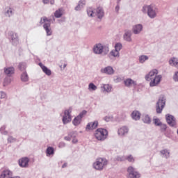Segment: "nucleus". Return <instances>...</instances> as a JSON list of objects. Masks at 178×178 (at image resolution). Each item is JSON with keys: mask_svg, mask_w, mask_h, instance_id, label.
Masks as SVG:
<instances>
[{"mask_svg": "<svg viewBox=\"0 0 178 178\" xmlns=\"http://www.w3.org/2000/svg\"><path fill=\"white\" fill-rule=\"evenodd\" d=\"M158 74L159 71L156 69H154L145 75V79L146 81H150L149 86L151 88L157 87L160 84L161 81H162V75H158Z\"/></svg>", "mask_w": 178, "mask_h": 178, "instance_id": "f257e3e1", "label": "nucleus"}, {"mask_svg": "<svg viewBox=\"0 0 178 178\" xmlns=\"http://www.w3.org/2000/svg\"><path fill=\"white\" fill-rule=\"evenodd\" d=\"M141 12L143 14H147V16L150 19H154L157 17V15L159 13V8L156 6L154 4L143 6V9H141Z\"/></svg>", "mask_w": 178, "mask_h": 178, "instance_id": "f03ea898", "label": "nucleus"}, {"mask_svg": "<svg viewBox=\"0 0 178 178\" xmlns=\"http://www.w3.org/2000/svg\"><path fill=\"white\" fill-rule=\"evenodd\" d=\"M92 51L95 55L105 56L109 53V47L108 46H104L102 43H97L93 46Z\"/></svg>", "mask_w": 178, "mask_h": 178, "instance_id": "7ed1b4c3", "label": "nucleus"}, {"mask_svg": "<svg viewBox=\"0 0 178 178\" xmlns=\"http://www.w3.org/2000/svg\"><path fill=\"white\" fill-rule=\"evenodd\" d=\"M108 165V161L105 158H97L95 161L92 163V168L95 170L102 171L104 168Z\"/></svg>", "mask_w": 178, "mask_h": 178, "instance_id": "20e7f679", "label": "nucleus"}, {"mask_svg": "<svg viewBox=\"0 0 178 178\" xmlns=\"http://www.w3.org/2000/svg\"><path fill=\"white\" fill-rule=\"evenodd\" d=\"M93 136L97 140L104 142L108 138V131L104 128H98L95 130V133H93Z\"/></svg>", "mask_w": 178, "mask_h": 178, "instance_id": "39448f33", "label": "nucleus"}, {"mask_svg": "<svg viewBox=\"0 0 178 178\" xmlns=\"http://www.w3.org/2000/svg\"><path fill=\"white\" fill-rule=\"evenodd\" d=\"M51 19L47 18V17H43L40 19V25L43 24V29L46 31L47 37L51 36L53 34V31L51 28Z\"/></svg>", "mask_w": 178, "mask_h": 178, "instance_id": "423d86ee", "label": "nucleus"}, {"mask_svg": "<svg viewBox=\"0 0 178 178\" xmlns=\"http://www.w3.org/2000/svg\"><path fill=\"white\" fill-rule=\"evenodd\" d=\"M73 108L70 107L69 108L65 110L64 115H63L62 122L64 125L69 124L72 121V111Z\"/></svg>", "mask_w": 178, "mask_h": 178, "instance_id": "0eeeda50", "label": "nucleus"}, {"mask_svg": "<svg viewBox=\"0 0 178 178\" xmlns=\"http://www.w3.org/2000/svg\"><path fill=\"white\" fill-rule=\"evenodd\" d=\"M165 105V97L163 95L159 97L158 102H156V113L160 114L162 113L163 108Z\"/></svg>", "mask_w": 178, "mask_h": 178, "instance_id": "6e6552de", "label": "nucleus"}, {"mask_svg": "<svg viewBox=\"0 0 178 178\" xmlns=\"http://www.w3.org/2000/svg\"><path fill=\"white\" fill-rule=\"evenodd\" d=\"M165 120L170 127H173V128L177 127V121L176 120L175 117H174L172 115H170V114L165 115Z\"/></svg>", "mask_w": 178, "mask_h": 178, "instance_id": "1a4fd4ad", "label": "nucleus"}, {"mask_svg": "<svg viewBox=\"0 0 178 178\" xmlns=\"http://www.w3.org/2000/svg\"><path fill=\"white\" fill-rule=\"evenodd\" d=\"M87 111H83L81 113H79L76 117L72 120V124H74V127H79L81 125L82 122V119L86 115Z\"/></svg>", "mask_w": 178, "mask_h": 178, "instance_id": "9d476101", "label": "nucleus"}, {"mask_svg": "<svg viewBox=\"0 0 178 178\" xmlns=\"http://www.w3.org/2000/svg\"><path fill=\"white\" fill-rule=\"evenodd\" d=\"M127 178H140V174L132 166L127 168Z\"/></svg>", "mask_w": 178, "mask_h": 178, "instance_id": "9b49d317", "label": "nucleus"}, {"mask_svg": "<svg viewBox=\"0 0 178 178\" xmlns=\"http://www.w3.org/2000/svg\"><path fill=\"white\" fill-rule=\"evenodd\" d=\"M8 38H10V41L13 46H17L19 43L18 35L14 31H10L8 33Z\"/></svg>", "mask_w": 178, "mask_h": 178, "instance_id": "f8f14e48", "label": "nucleus"}, {"mask_svg": "<svg viewBox=\"0 0 178 178\" xmlns=\"http://www.w3.org/2000/svg\"><path fill=\"white\" fill-rule=\"evenodd\" d=\"M100 73L104 74L107 76H113L115 74L114 68L111 66H107L100 70Z\"/></svg>", "mask_w": 178, "mask_h": 178, "instance_id": "ddd939ff", "label": "nucleus"}, {"mask_svg": "<svg viewBox=\"0 0 178 178\" xmlns=\"http://www.w3.org/2000/svg\"><path fill=\"white\" fill-rule=\"evenodd\" d=\"M129 132V128L127 126H122L118 129V135L120 137H125Z\"/></svg>", "mask_w": 178, "mask_h": 178, "instance_id": "4468645a", "label": "nucleus"}, {"mask_svg": "<svg viewBox=\"0 0 178 178\" xmlns=\"http://www.w3.org/2000/svg\"><path fill=\"white\" fill-rule=\"evenodd\" d=\"M134 35H140L143 31V26L142 24H136L132 26Z\"/></svg>", "mask_w": 178, "mask_h": 178, "instance_id": "2eb2a0df", "label": "nucleus"}, {"mask_svg": "<svg viewBox=\"0 0 178 178\" xmlns=\"http://www.w3.org/2000/svg\"><path fill=\"white\" fill-rule=\"evenodd\" d=\"M132 31L130 29L124 31L123 40L127 42H132Z\"/></svg>", "mask_w": 178, "mask_h": 178, "instance_id": "dca6fc26", "label": "nucleus"}, {"mask_svg": "<svg viewBox=\"0 0 178 178\" xmlns=\"http://www.w3.org/2000/svg\"><path fill=\"white\" fill-rule=\"evenodd\" d=\"M0 178H20V177H13L12 171L10 170H5L1 172Z\"/></svg>", "mask_w": 178, "mask_h": 178, "instance_id": "f3484780", "label": "nucleus"}, {"mask_svg": "<svg viewBox=\"0 0 178 178\" xmlns=\"http://www.w3.org/2000/svg\"><path fill=\"white\" fill-rule=\"evenodd\" d=\"M29 162H30V159L28 157H22L19 159V166L22 168H27L29 166Z\"/></svg>", "mask_w": 178, "mask_h": 178, "instance_id": "a211bd4d", "label": "nucleus"}, {"mask_svg": "<svg viewBox=\"0 0 178 178\" xmlns=\"http://www.w3.org/2000/svg\"><path fill=\"white\" fill-rule=\"evenodd\" d=\"M3 15H5L6 17L10 18L15 15V9L10 6L6 7Z\"/></svg>", "mask_w": 178, "mask_h": 178, "instance_id": "6ab92c4d", "label": "nucleus"}, {"mask_svg": "<svg viewBox=\"0 0 178 178\" xmlns=\"http://www.w3.org/2000/svg\"><path fill=\"white\" fill-rule=\"evenodd\" d=\"M159 155L164 159H168L170 157V150L168 149H163L159 151Z\"/></svg>", "mask_w": 178, "mask_h": 178, "instance_id": "aec40b11", "label": "nucleus"}, {"mask_svg": "<svg viewBox=\"0 0 178 178\" xmlns=\"http://www.w3.org/2000/svg\"><path fill=\"white\" fill-rule=\"evenodd\" d=\"M3 73H5V74L8 76V77H10L13 76V74H15V67H6L3 68Z\"/></svg>", "mask_w": 178, "mask_h": 178, "instance_id": "412c9836", "label": "nucleus"}, {"mask_svg": "<svg viewBox=\"0 0 178 178\" xmlns=\"http://www.w3.org/2000/svg\"><path fill=\"white\" fill-rule=\"evenodd\" d=\"M95 16H97L98 19H102L104 16V11L102 7H98L95 10Z\"/></svg>", "mask_w": 178, "mask_h": 178, "instance_id": "4be33fe9", "label": "nucleus"}, {"mask_svg": "<svg viewBox=\"0 0 178 178\" xmlns=\"http://www.w3.org/2000/svg\"><path fill=\"white\" fill-rule=\"evenodd\" d=\"M124 85H125L126 87H136L137 86V81H134L131 79H127L124 81Z\"/></svg>", "mask_w": 178, "mask_h": 178, "instance_id": "5701e85b", "label": "nucleus"}, {"mask_svg": "<svg viewBox=\"0 0 178 178\" xmlns=\"http://www.w3.org/2000/svg\"><path fill=\"white\" fill-rule=\"evenodd\" d=\"M39 66H40L42 70L47 76H50L51 75V70L44 65L42 63H39Z\"/></svg>", "mask_w": 178, "mask_h": 178, "instance_id": "b1692460", "label": "nucleus"}, {"mask_svg": "<svg viewBox=\"0 0 178 178\" xmlns=\"http://www.w3.org/2000/svg\"><path fill=\"white\" fill-rule=\"evenodd\" d=\"M101 88L103 92L111 93L112 90V86L109 84H102Z\"/></svg>", "mask_w": 178, "mask_h": 178, "instance_id": "393cba45", "label": "nucleus"}, {"mask_svg": "<svg viewBox=\"0 0 178 178\" xmlns=\"http://www.w3.org/2000/svg\"><path fill=\"white\" fill-rule=\"evenodd\" d=\"M131 118H132V120L135 121L140 120V113L138 111H134L132 113H131Z\"/></svg>", "mask_w": 178, "mask_h": 178, "instance_id": "a878e982", "label": "nucleus"}, {"mask_svg": "<svg viewBox=\"0 0 178 178\" xmlns=\"http://www.w3.org/2000/svg\"><path fill=\"white\" fill-rule=\"evenodd\" d=\"M169 65L175 67L178 70V58L176 57H172L169 60Z\"/></svg>", "mask_w": 178, "mask_h": 178, "instance_id": "bb28decb", "label": "nucleus"}, {"mask_svg": "<svg viewBox=\"0 0 178 178\" xmlns=\"http://www.w3.org/2000/svg\"><path fill=\"white\" fill-rule=\"evenodd\" d=\"M86 2L85 1V0H80L78 2L77 6L74 8V10L76 11H79L81 10V9H83V7L85 6Z\"/></svg>", "mask_w": 178, "mask_h": 178, "instance_id": "cd10ccee", "label": "nucleus"}, {"mask_svg": "<svg viewBox=\"0 0 178 178\" xmlns=\"http://www.w3.org/2000/svg\"><path fill=\"white\" fill-rule=\"evenodd\" d=\"M141 120H143V123L146 124H150L152 122L151 118L147 114L143 115Z\"/></svg>", "mask_w": 178, "mask_h": 178, "instance_id": "c85d7f7f", "label": "nucleus"}, {"mask_svg": "<svg viewBox=\"0 0 178 178\" xmlns=\"http://www.w3.org/2000/svg\"><path fill=\"white\" fill-rule=\"evenodd\" d=\"M112 57L119 58L120 57V51H115V50L111 51L110 53L108 54V58H110V59H112Z\"/></svg>", "mask_w": 178, "mask_h": 178, "instance_id": "c756f323", "label": "nucleus"}, {"mask_svg": "<svg viewBox=\"0 0 178 178\" xmlns=\"http://www.w3.org/2000/svg\"><path fill=\"white\" fill-rule=\"evenodd\" d=\"M46 154L47 156H51L54 154V149L53 147H47V150H46Z\"/></svg>", "mask_w": 178, "mask_h": 178, "instance_id": "7c9ffc66", "label": "nucleus"}, {"mask_svg": "<svg viewBox=\"0 0 178 178\" xmlns=\"http://www.w3.org/2000/svg\"><path fill=\"white\" fill-rule=\"evenodd\" d=\"M21 81L24 83H27L29 81V75L27 72H23L21 74Z\"/></svg>", "mask_w": 178, "mask_h": 178, "instance_id": "2f4dec72", "label": "nucleus"}, {"mask_svg": "<svg viewBox=\"0 0 178 178\" xmlns=\"http://www.w3.org/2000/svg\"><path fill=\"white\" fill-rule=\"evenodd\" d=\"M63 15V9L59 8L56 12H54V17L56 18H60Z\"/></svg>", "mask_w": 178, "mask_h": 178, "instance_id": "473e14b6", "label": "nucleus"}, {"mask_svg": "<svg viewBox=\"0 0 178 178\" xmlns=\"http://www.w3.org/2000/svg\"><path fill=\"white\" fill-rule=\"evenodd\" d=\"M148 59H149V57H148L147 56H139L138 58V60H139V63L140 64H143L145 63V61L148 60Z\"/></svg>", "mask_w": 178, "mask_h": 178, "instance_id": "72a5a7b5", "label": "nucleus"}, {"mask_svg": "<svg viewBox=\"0 0 178 178\" xmlns=\"http://www.w3.org/2000/svg\"><path fill=\"white\" fill-rule=\"evenodd\" d=\"M95 12L92 10V8H87V15L88 16H89L90 17H95Z\"/></svg>", "mask_w": 178, "mask_h": 178, "instance_id": "f704fd0d", "label": "nucleus"}, {"mask_svg": "<svg viewBox=\"0 0 178 178\" xmlns=\"http://www.w3.org/2000/svg\"><path fill=\"white\" fill-rule=\"evenodd\" d=\"M97 89V87L96 85H95L93 83H89V86L88 87V90H89L90 92L92 91H96Z\"/></svg>", "mask_w": 178, "mask_h": 178, "instance_id": "c9c22d12", "label": "nucleus"}, {"mask_svg": "<svg viewBox=\"0 0 178 178\" xmlns=\"http://www.w3.org/2000/svg\"><path fill=\"white\" fill-rule=\"evenodd\" d=\"M125 156H117L115 157V159L113 160L115 161H118V162H124Z\"/></svg>", "mask_w": 178, "mask_h": 178, "instance_id": "e433bc0d", "label": "nucleus"}, {"mask_svg": "<svg viewBox=\"0 0 178 178\" xmlns=\"http://www.w3.org/2000/svg\"><path fill=\"white\" fill-rule=\"evenodd\" d=\"M103 120L107 122H113L114 120V118L113 117L112 115H106L104 118H103Z\"/></svg>", "mask_w": 178, "mask_h": 178, "instance_id": "4c0bfd02", "label": "nucleus"}, {"mask_svg": "<svg viewBox=\"0 0 178 178\" xmlns=\"http://www.w3.org/2000/svg\"><path fill=\"white\" fill-rule=\"evenodd\" d=\"M125 161H127L129 163H134L135 159L131 154L125 156Z\"/></svg>", "mask_w": 178, "mask_h": 178, "instance_id": "58836bf2", "label": "nucleus"}, {"mask_svg": "<svg viewBox=\"0 0 178 178\" xmlns=\"http://www.w3.org/2000/svg\"><path fill=\"white\" fill-rule=\"evenodd\" d=\"M153 122H154V126H156V127L161 126V124H164L162 123V122H161L160 119H159V118H154Z\"/></svg>", "mask_w": 178, "mask_h": 178, "instance_id": "ea45409f", "label": "nucleus"}, {"mask_svg": "<svg viewBox=\"0 0 178 178\" xmlns=\"http://www.w3.org/2000/svg\"><path fill=\"white\" fill-rule=\"evenodd\" d=\"M122 44L120 42H118L117 44H115V49H113V51H120V49H122Z\"/></svg>", "mask_w": 178, "mask_h": 178, "instance_id": "a19ab883", "label": "nucleus"}, {"mask_svg": "<svg viewBox=\"0 0 178 178\" xmlns=\"http://www.w3.org/2000/svg\"><path fill=\"white\" fill-rule=\"evenodd\" d=\"M156 127H161V133H165L166 131V129H168V126L166 125V124H163L161 125L156 126Z\"/></svg>", "mask_w": 178, "mask_h": 178, "instance_id": "79ce46f5", "label": "nucleus"}, {"mask_svg": "<svg viewBox=\"0 0 178 178\" xmlns=\"http://www.w3.org/2000/svg\"><path fill=\"white\" fill-rule=\"evenodd\" d=\"M26 65L25 63H19V70H20L21 71H24V70H26Z\"/></svg>", "mask_w": 178, "mask_h": 178, "instance_id": "37998d69", "label": "nucleus"}, {"mask_svg": "<svg viewBox=\"0 0 178 178\" xmlns=\"http://www.w3.org/2000/svg\"><path fill=\"white\" fill-rule=\"evenodd\" d=\"M88 124H90L92 129H95L97 127V126H99V122L97 120H95L93 122H89Z\"/></svg>", "mask_w": 178, "mask_h": 178, "instance_id": "c03bdc74", "label": "nucleus"}, {"mask_svg": "<svg viewBox=\"0 0 178 178\" xmlns=\"http://www.w3.org/2000/svg\"><path fill=\"white\" fill-rule=\"evenodd\" d=\"M7 99V93L4 91H0V99Z\"/></svg>", "mask_w": 178, "mask_h": 178, "instance_id": "a18cd8bd", "label": "nucleus"}, {"mask_svg": "<svg viewBox=\"0 0 178 178\" xmlns=\"http://www.w3.org/2000/svg\"><path fill=\"white\" fill-rule=\"evenodd\" d=\"M175 83H178V71L175 72L174 75L172 78Z\"/></svg>", "mask_w": 178, "mask_h": 178, "instance_id": "49530a36", "label": "nucleus"}, {"mask_svg": "<svg viewBox=\"0 0 178 178\" xmlns=\"http://www.w3.org/2000/svg\"><path fill=\"white\" fill-rule=\"evenodd\" d=\"M67 137L72 138H76L77 136V132L76 131H71V133L67 134Z\"/></svg>", "mask_w": 178, "mask_h": 178, "instance_id": "de8ad7c7", "label": "nucleus"}, {"mask_svg": "<svg viewBox=\"0 0 178 178\" xmlns=\"http://www.w3.org/2000/svg\"><path fill=\"white\" fill-rule=\"evenodd\" d=\"M11 82V80L10 78H5V80L3 81V87H6L8 85H9Z\"/></svg>", "mask_w": 178, "mask_h": 178, "instance_id": "09e8293b", "label": "nucleus"}, {"mask_svg": "<svg viewBox=\"0 0 178 178\" xmlns=\"http://www.w3.org/2000/svg\"><path fill=\"white\" fill-rule=\"evenodd\" d=\"M6 129V126H3L0 128V133L2 134V135H8V131H5Z\"/></svg>", "mask_w": 178, "mask_h": 178, "instance_id": "8fccbe9b", "label": "nucleus"}, {"mask_svg": "<svg viewBox=\"0 0 178 178\" xmlns=\"http://www.w3.org/2000/svg\"><path fill=\"white\" fill-rule=\"evenodd\" d=\"M16 141V139L12 136H10L8 138V143H15Z\"/></svg>", "mask_w": 178, "mask_h": 178, "instance_id": "3c124183", "label": "nucleus"}, {"mask_svg": "<svg viewBox=\"0 0 178 178\" xmlns=\"http://www.w3.org/2000/svg\"><path fill=\"white\" fill-rule=\"evenodd\" d=\"M122 80H123V78H122V77H120V76H117V78H115V79H114V81H115V83H120V82L122 81Z\"/></svg>", "mask_w": 178, "mask_h": 178, "instance_id": "603ef678", "label": "nucleus"}, {"mask_svg": "<svg viewBox=\"0 0 178 178\" xmlns=\"http://www.w3.org/2000/svg\"><path fill=\"white\" fill-rule=\"evenodd\" d=\"M66 144L64 142L59 143L58 147L59 148H64L65 147Z\"/></svg>", "mask_w": 178, "mask_h": 178, "instance_id": "864d4df0", "label": "nucleus"}, {"mask_svg": "<svg viewBox=\"0 0 178 178\" xmlns=\"http://www.w3.org/2000/svg\"><path fill=\"white\" fill-rule=\"evenodd\" d=\"M92 129H95L92 128L91 124L88 123L87 126H86V131H90V130H92Z\"/></svg>", "mask_w": 178, "mask_h": 178, "instance_id": "5fc2aeb1", "label": "nucleus"}, {"mask_svg": "<svg viewBox=\"0 0 178 178\" xmlns=\"http://www.w3.org/2000/svg\"><path fill=\"white\" fill-rule=\"evenodd\" d=\"M78 142L79 140H77L76 138H72V144H76Z\"/></svg>", "mask_w": 178, "mask_h": 178, "instance_id": "6e6d98bb", "label": "nucleus"}, {"mask_svg": "<svg viewBox=\"0 0 178 178\" xmlns=\"http://www.w3.org/2000/svg\"><path fill=\"white\" fill-rule=\"evenodd\" d=\"M71 138H72V137H70V136L64 137V140H67V141H70Z\"/></svg>", "mask_w": 178, "mask_h": 178, "instance_id": "4d7b16f0", "label": "nucleus"}, {"mask_svg": "<svg viewBox=\"0 0 178 178\" xmlns=\"http://www.w3.org/2000/svg\"><path fill=\"white\" fill-rule=\"evenodd\" d=\"M67 165H68V163H64V164L62 165V168H66Z\"/></svg>", "mask_w": 178, "mask_h": 178, "instance_id": "13d9d810", "label": "nucleus"}, {"mask_svg": "<svg viewBox=\"0 0 178 178\" xmlns=\"http://www.w3.org/2000/svg\"><path fill=\"white\" fill-rule=\"evenodd\" d=\"M49 1V0H43V3L44 4H48Z\"/></svg>", "mask_w": 178, "mask_h": 178, "instance_id": "bf43d9fd", "label": "nucleus"}, {"mask_svg": "<svg viewBox=\"0 0 178 178\" xmlns=\"http://www.w3.org/2000/svg\"><path fill=\"white\" fill-rule=\"evenodd\" d=\"M119 10H120V6H117L116 7H115V12H119Z\"/></svg>", "mask_w": 178, "mask_h": 178, "instance_id": "052dcab7", "label": "nucleus"}, {"mask_svg": "<svg viewBox=\"0 0 178 178\" xmlns=\"http://www.w3.org/2000/svg\"><path fill=\"white\" fill-rule=\"evenodd\" d=\"M49 3H51V5H54V0H50Z\"/></svg>", "mask_w": 178, "mask_h": 178, "instance_id": "680f3d73", "label": "nucleus"}, {"mask_svg": "<svg viewBox=\"0 0 178 178\" xmlns=\"http://www.w3.org/2000/svg\"><path fill=\"white\" fill-rule=\"evenodd\" d=\"M66 66H67V65H66V64H64V65H63V68H65V67H66Z\"/></svg>", "mask_w": 178, "mask_h": 178, "instance_id": "e2e57ef3", "label": "nucleus"}, {"mask_svg": "<svg viewBox=\"0 0 178 178\" xmlns=\"http://www.w3.org/2000/svg\"><path fill=\"white\" fill-rule=\"evenodd\" d=\"M177 134L178 135V129L177 130Z\"/></svg>", "mask_w": 178, "mask_h": 178, "instance_id": "0e129e2a", "label": "nucleus"}, {"mask_svg": "<svg viewBox=\"0 0 178 178\" xmlns=\"http://www.w3.org/2000/svg\"><path fill=\"white\" fill-rule=\"evenodd\" d=\"M177 13H178V8L177 9Z\"/></svg>", "mask_w": 178, "mask_h": 178, "instance_id": "69168bd1", "label": "nucleus"}, {"mask_svg": "<svg viewBox=\"0 0 178 178\" xmlns=\"http://www.w3.org/2000/svg\"><path fill=\"white\" fill-rule=\"evenodd\" d=\"M0 104H1V101H0Z\"/></svg>", "mask_w": 178, "mask_h": 178, "instance_id": "338daca9", "label": "nucleus"}]
</instances>
